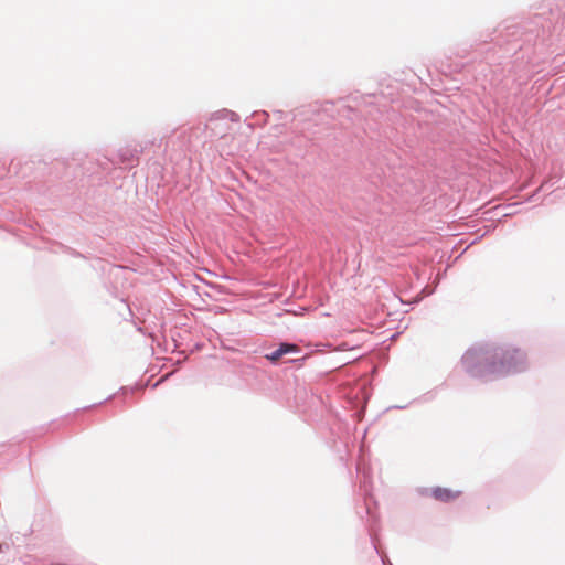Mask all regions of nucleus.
<instances>
[{"label": "nucleus", "mask_w": 565, "mask_h": 565, "mask_svg": "<svg viewBox=\"0 0 565 565\" xmlns=\"http://www.w3.org/2000/svg\"><path fill=\"white\" fill-rule=\"evenodd\" d=\"M523 364L524 356L519 350L500 349L487 356L479 367H475L470 372L473 376L491 379L520 371Z\"/></svg>", "instance_id": "obj_1"}, {"label": "nucleus", "mask_w": 565, "mask_h": 565, "mask_svg": "<svg viewBox=\"0 0 565 565\" xmlns=\"http://www.w3.org/2000/svg\"><path fill=\"white\" fill-rule=\"evenodd\" d=\"M461 491L452 490L450 488L436 487L431 489L430 495L440 502H451L459 498Z\"/></svg>", "instance_id": "obj_2"}, {"label": "nucleus", "mask_w": 565, "mask_h": 565, "mask_svg": "<svg viewBox=\"0 0 565 565\" xmlns=\"http://www.w3.org/2000/svg\"><path fill=\"white\" fill-rule=\"evenodd\" d=\"M299 347L296 344L281 343L278 349L273 351L271 353L266 354V359L271 362L279 361L285 354L290 352H298Z\"/></svg>", "instance_id": "obj_3"}]
</instances>
